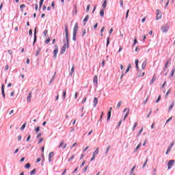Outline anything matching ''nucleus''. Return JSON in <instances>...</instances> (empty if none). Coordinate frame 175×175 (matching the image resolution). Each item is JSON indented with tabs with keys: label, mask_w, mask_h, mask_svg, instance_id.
Here are the masks:
<instances>
[{
	"label": "nucleus",
	"mask_w": 175,
	"mask_h": 175,
	"mask_svg": "<svg viewBox=\"0 0 175 175\" xmlns=\"http://www.w3.org/2000/svg\"><path fill=\"white\" fill-rule=\"evenodd\" d=\"M64 31H65V36H66V40L64 39L63 42H64V45L62 47L61 51H60V54L61 55H62L63 54H64L65 51H66V47L67 49H69V29L68 28V25H65L64 26Z\"/></svg>",
	"instance_id": "obj_1"
},
{
	"label": "nucleus",
	"mask_w": 175,
	"mask_h": 175,
	"mask_svg": "<svg viewBox=\"0 0 175 175\" xmlns=\"http://www.w3.org/2000/svg\"><path fill=\"white\" fill-rule=\"evenodd\" d=\"M77 31H79V23L76 22L73 28V33H72V40L76 42L77 37Z\"/></svg>",
	"instance_id": "obj_2"
},
{
	"label": "nucleus",
	"mask_w": 175,
	"mask_h": 175,
	"mask_svg": "<svg viewBox=\"0 0 175 175\" xmlns=\"http://www.w3.org/2000/svg\"><path fill=\"white\" fill-rule=\"evenodd\" d=\"M169 25L165 24L161 27V31L163 33H166L169 31Z\"/></svg>",
	"instance_id": "obj_3"
},
{
	"label": "nucleus",
	"mask_w": 175,
	"mask_h": 175,
	"mask_svg": "<svg viewBox=\"0 0 175 175\" xmlns=\"http://www.w3.org/2000/svg\"><path fill=\"white\" fill-rule=\"evenodd\" d=\"M36 33H38V31H36V28H35L34 29V38H33V46H35V44H36V42H38V36H36Z\"/></svg>",
	"instance_id": "obj_4"
},
{
	"label": "nucleus",
	"mask_w": 175,
	"mask_h": 175,
	"mask_svg": "<svg viewBox=\"0 0 175 175\" xmlns=\"http://www.w3.org/2000/svg\"><path fill=\"white\" fill-rule=\"evenodd\" d=\"M57 54H58V45L55 44V49L53 50V58H57Z\"/></svg>",
	"instance_id": "obj_5"
},
{
	"label": "nucleus",
	"mask_w": 175,
	"mask_h": 175,
	"mask_svg": "<svg viewBox=\"0 0 175 175\" xmlns=\"http://www.w3.org/2000/svg\"><path fill=\"white\" fill-rule=\"evenodd\" d=\"M174 162H175V161L173 159H171L168 161V163H167L168 170H170V168L173 167V165H174Z\"/></svg>",
	"instance_id": "obj_6"
},
{
	"label": "nucleus",
	"mask_w": 175,
	"mask_h": 175,
	"mask_svg": "<svg viewBox=\"0 0 175 175\" xmlns=\"http://www.w3.org/2000/svg\"><path fill=\"white\" fill-rule=\"evenodd\" d=\"M173 146H174V142H172L170 144V145L168 146L167 151L165 152V154L167 155L169 152L172 151V148H173Z\"/></svg>",
	"instance_id": "obj_7"
},
{
	"label": "nucleus",
	"mask_w": 175,
	"mask_h": 175,
	"mask_svg": "<svg viewBox=\"0 0 175 175\" xmlns=\"http://www.w3.org/2000/svg\"><path fill=\"white\" fill-rule=\"evenodd\" d=\"M1 95L3 98V99H5L6 94H5V84H3V83L1 85Z\"/></svg>",
	"instance_id": "obj_8"
},
{
	"label": "nucleus",
	"mask_w": 175,
	"mask_h": 175,
	"mask_svg": "<svg viewBox=\"0 0 175 175\" xmlns=\"http://www.w3.org/2000/svg\"><path fill=\"white\" fill-rule=\"evenodd\" d=\"M162 18V14L159 13V10H157L156 20H161Z\"/></svg>",
	"instance_id": "obj_9"
},
{
	"label": "nucleus",
	"mask_w": 175,
	"mask_h": 175,
	"mask_svg": "<svg viewBox=\"0 0 175 175\" xmlns=\"http://www.w3.org/2000/svg\"><path fill=\"white\" fill-rule=\"evenodd\" d=\"M31 98H32V92H30L28 94V96L27 97V101L28 103H29V102H31Z\"/></svg>",
	"instance_id": "obj_10"
},
{
	"label": "nucleus",
	"mask_w": 175,
	"mask_h": 175,
	"mask_svg": "<svg viewBox=\"0 0 175 175\" xmlns=\"http://www.w3.org/2000/svg\"><path fill=\"white\" fill-rule=\"evenodd\" d=\"M93 83L94 85H98V76L95 75L93 78Z\"/></svg>",
	"instance_id": "obj_11"
},
{
	"label": "nucleus",
	"mask_w": 175,
	"mask_h": 175,
	"mask_svg": "<svg viewBox=\"0 0 175 175\" xmlns=\"http://www.w3.org/2000/svg\"><path fill=\"white\" fill-rule=\"evenodd\" d=\"M144 75H146V72H142V71H138V73L137 75V77H144Z\"/></svg>",
	"instance_id": "obj_12"
},
{
	"label": "nucleus",
	"mask_w": 175,
	"mask_h": 175,
	"mask_svg": "<svg viewBox=\"0 0 175 175\" xmlns=\"http://www.w3.org/2000/svg\"><path fill=\"white\" fill-rule=\"evenodd\" d=\"M89 18H90V16L86 15L85 17L84 18V19L83 20L84 25H85L87 24V21H88Z\"/></svg>",
	"instance_id": "obj_13"
},
{
	"label": "nucleus",
	"mask_w": 175,
	"mask_h": 175,
	"mask_svg": "<svg viewBox=\"0 0 175 175\" xmlns=\"http://www.w3.org/2000/svg\"><path fill=\"white\" fill-rule=\"evenodd\" d=\"M146 66H147V59H146L142 65V68L143 70H144V69H146Z\"/></svg>",
	"instance_id": "obj_14"
},
{
	"label": "nucleus",
	"mask_w": 175,
	"mask_h": 175,
	"mask_svg": "<svg viewBox=\"0 0 175 175\" xmlns=\"http://www.w3.org/2000/svg\"><path fill=\"white\" fill-rule=\"evenodd\" d=\"M53 155H54V152H51L49 154V163L51 162V158H53Z\"/></svg>",
	"instance_id": "obj_15"
},
{
	"label": "nucleus",
	"mask_w": 175,
	"mask_h": 175,
	"mask_svg": "<svg viewBox=\"0 0 175 175\" xmlns=\"http://www.w3.org/2000/svg\"><path fill=\"white\" fill-rule=\"evenodd\" d=\"M98 105V98L94 97L93 101V106L95 107Z\"/></svg>",
	"instance_id": "obj_16"
},
{
	"label": "nucleus",
	"mask_w": 175,
	"mask_h": 175,
	"mask_svg": "<svg viewBox=\"0 0 175 175\" xmlns=\"http://www.w3.org/2000/svg\"><path fill=\"white\" fill-rule=\"evenodd\" d=\"M135 68L139 72V59H135Z\"/></svg>",
	"instance_id": "obj_17"
},
{
	"label": "nucleus",
	"mask_w": 175,
	"mask_h": 175,
	"mask_svg": "<svg viewBox=\"0 0 175 175\" xmlns=\"http://www.w3.org/2000/svg\"><path fill=\"white\" fill-rule=\"evenodd\" d=\"M57 72H55L53 76L51 77L50 81H49V84H52V83H54V80H55V75Z\"/></svg>",
	"instance_id": "obj_18"
},
{
	"label": "nucleus",
	"mask_w": 175,
	"mask_h": 175,
	"mask_svg": "<svg viewBox=\"0 0 175 175\" xmlns=\"http://www.w3.org/2000/svg\"><path fill=\"white\" fill-rule=\"evenodd\" d=\"M157 80V76L153 75L152 79L150 80V85L154 84V82Z\"/></svg>",
	"instance_id": "obj_19"
},
{
	"label": "nucleus",
	"mask_w": 175,
	"mask_h": 175,
	"mask_svg": "<svg viewBox=\"0 0 175 175\" xmlns=\"http://www.w3.org/2000/svg\"><path fill=\"white\" fill-rule=\"evenodd\" d=\"M110 118H111V111H109L107 113V121H110Z\"/></svg>",
	"instance_id": "obj_20"
},
{
	"label": "nucleus",
	"mask_w": 175,
	"mask_h": 175,
	"mask_svg": "<svg viewBox=\"0 0 175 175\" xmlns=\"http://www.w3.org/2000/svg\"><path fill=\"white\" fill-rule=\"evenodd\" d=\"M129 70H131V68H129L127 67V68L126 69V71L124 72H122L121 77H120V79H122V77H124V75H126V73H128V72H129Z\"/></svg>",
	"instance_id": "obj_21"
},
{
	"label": "nucleus",
	"mask_w": 175,
	"mask_h": 175,
	"mask_svg": "<svg viewBox=\"0 0 175 175\" xmlns=\"http://www.w3.org/2000/svg\"><path fill=\"white\" fill-rule=\"evenodd\" d=\"M106 6H107V0H104L102 4L103 9H106Z\"/></svg>",
	"instance_id": "obj_22"
},
{
	"label": "nucleus",
	"mask_w": 175,
	"mask_h": 175,
	"mask_svg": "<svg viewBox=\"0 0 175 175\" xmlns=\"http://www.w3.org/2000/svg\"><path fill=\"white\" fill-rule=\"evenodd\" d=\"M100 17H104L105 16V9L102 8L100 10Z\"/></svg>",
	"instance_id": "obj_23"
},
{
	"label": "nucleus",
	"mask_w": 175,
	"mask_h": 175,
	"mask_svg": "<svg viewBox=\"0 0 175 175\" xmlns=\"http://www.w3.org/2000/svg\"><path fill=\"white\" fill-rule=\"evenodd\" d=\"M128 116H129V109H128L127 112L124 115V118H123V121H125L126 120V118H128Z\"/></svg>",
	"instance_id": "obj_24"
},
{
	"label": "nucleus",
	"mask_w": 175,
	"mask_h": 175,
	"mask_svg": "<svg viewBox=\"0 0 175 175\" xmlns=\"http://www.w3.org/2000/svg\"><path fill=\"white\" fill-rule=\"evenodd\" d=\"M99 154V148H97L95 151L93 152V156L95 157Z\"/></svg>",
	"instance_id": "obj_25"
},
{
	"label": "nucleus",
	"mask_w": 175,
	"mask_h": 175,
	"mask_svg": "<svg viewBox=\"0 0 175 175\" xmlns=\"http://www.w3.org/2000/svg\"><path fill=\"white\" fill-rule=\"evenodd\" d=\"M140 147H142V143H139L137 147L135 148L134 150V152H137V150H139L140 148Z\"/></svg>",
	"instance_id": "obj_26"
},
{
	"label": "nucleus",
	"mask_w": 175,
	"mask_h": 175,
	"mask_svg": "<svg viewBox=\"0 0 175 175\" xmlns=\"http://www.w3.org/2000/svg\"><path fill=\"white\" fill-rule=\"evenodd\" d=\"M40 51H42V48H38L36 53V57H38L40 54Z\"/></svg>",
	"instance_id": "obj_27"
},
{
	"label": "nucleus",
	"mask_w": 175,
	"mask_h": 175,
	"mask_svg": "<svg viewBox=\"0 0 175 175\" xmlns=\"http://www.w3.org/2000/svg\"><path fill=\"white\" fill-rule=\"evenodd\" d=\"M62 98H63V100H65L66 98V90L63 91Z\"/></svg>",
	"instance_id": "obj_28"
},
{
	"label": "nucleus",
	"mask_w": 175,
	"mask_h": 175,
	"mask_svg": "<svg viewBox=\"0 0 175 175\" xmlns=\"http://www.w3.org/2000/svg\"><path fill=\"white\" fill-rule=\"evenodd\" d=\"M43 2H44V0H40V5H39L40 11V9H42V6H43Z\"/></svg>",
	"instance_id": "obj_29"
},
{
	"label": "nucleus",
	"mask_w": 175,
	"mask_h": 175,
	"mask_svg": "<svg viewBox=\"0 0 175 175\" xmlns=\"http://www.w3.org/2000/svg\"><path fill=\"white\" fill-rule=\"evenodd\" d=\"M167 65H169V62L167 61L165 64V66H164V68H163V71L165 72L166 70L167 69Z\"/></svg>",
	"instance_id": "obj_30"
},
{
	"label": "nucleus",
	"mask_w": 175,
	"mask_h": 175,
	"mask_svg": "<svg viewBox=\"0 0 175 175\" xmlns=\"http://www.w3.org/2000/svg\"><path fill=\"white\" fill-rule=\"evenodd\" d=\"M135 169H136V165H134L131 170V172H130V175H133V172H135Z\"/></svg>",
	"instance_id": "obj_31"
},
{
	"label": "nucleus",
	"mask_w": 175,
	"mask_h": 175,
	"mask_svg": "<svg viewBox=\"0 0 175 175\" xmlns=\"http://www.w3.org/2000/svg\"><path fill=\"white\" fill-rule=\"evenodd\" d=\"M25 126H27V122H25L22 126L21 127V131H24L25 129Z\"/></svg>",
	"instance_id": "obj_32"
},
{
	"label": "nucleus",
	"mask_w": 175,
	"mask_h": 175,
	"mask_svg": "<svg viewBox=\"0 0 175 175\" xmlns=\"http://www.w3.org/2000/svg\"><path fill=\"white\" fill-rule=\"evenodd\" d=\"M110 44V37H107V44L106 47H109V45Z\"/></svg>",
	"instance_id": "obj_33"
},
{
	"label": "nucleus",
	"mask_w": 175,
	"mask_h": 175,
	"mask_svg": "<svg viewBox=\"0 0 175 175\" xmlns=\"http://www.w3.org/2000/svg\"><path fill=\"white\" fill-rule=\"evenodd\" d=\"M173 107H174V102H172L170 107H169V111H170V110H172V109H173Z\"/></svg>",
	"instance_id": "obj_34"
},
{
	"label": "nucleus",
	"mask_w": 175,
	"mask_h": 175,
	"mask_svg": "<svg viewBox=\"0 0 175 175\" xmlns=\"http://www.w3.org/2000/svg\"><path fill=\"white\" fill-rule=\"evenodd\" d=\"M174 72H175V68H173L172 71H171V74H170V77H173V76H174Z\"/></svg>",
	"instance_id": "obj_35"
},
{
	"label": "nucleus",
	"mask_w": 175,
	"mask_h": 175,
	"mask_svg": "<svg viewBox=\"0 0 175 175\" xmlns=\"http://www.w3.org/2000/svg\"><path fill=\"white\" fill-rule=\"evenodd\" d=\"M51 40V39L50 38V37L46 38V40L44 41L45 44H49L50 43Z\"/></svg>",
	"instance_id": "obj_36"
},
{
	"label": "nucleus",
	"mask_w": 175,
	"mask_h": 175,
	"mask_svg": "<svg viewBox=\"0 0 175 175\" xmlns=\"http://www.w3.org/2000/svg\"><path fill=\"white\" fill-rule=\"evenodd\" d=\"M147 162H148V158H146L145 162L144 163V165H142V169H144L146 167V165H147Z\"/></svg>",
	"instance_id": "obj_37"
},
{
	"label": "nucleus",
	"mask_w": 175,
	"mask_h": 175,
	"mask_svg": "<svg viewBox=\"0 0 175 175\" xmlns=\"http://www.w3.org/2000/svg\"><path fill=\"white\" fill-rule=\"evenodd\" d=\"M25 169H29L31 167V163H27L25 165Z\"/></svg>",
	"instance_id": "obj_38"
},
{
	"label": "nucleus",
	"mask_w": 175,
	"mask_h": 175,
	"mask_svg": "<svg viewBox=\"0 0 175 175\" xmlns=\"http://www.w3.org/2000/svg\"><path fill=\"white\" fill-rule=\"evenodd\" d=\"M36 173V169L34 168L30 172V175H33Z\"/></svg>",
	"instance_id": "obj_39"
},
{
	"label": "nucleus",
	"mask_w": 175,
	"mask_h": 175,
	"mask_svg": "<svg viewBox=\"0 0 175 175\" xmlns=\"http://www.w3.org/2000/svg\"><path fill=\"white\" fill-rule=\"evenodd\" d=\"M121 105H122V101H119L117 105L116 109H120V107H121Z\"/></svg>",
	"instance_id": "obj_40"
},
{
	"label": "nucleus",
	"mask_w": 175,
	"mask_h": 175,
	"mask_svg": "<svg viewBox=\"0 0 175 175\" xmlns=\"http://www.w3.org/2000/svg\"><path fill=\"white\" fill-rule=\"evenodd\" d=\"M47 33H49V30L45 29V30L44 31V38H47Z\"/></svg>",
	"instance_id": "obj_41"
},
{
	"label": "nucleus",
	"mask_w": 175,
	"mask_h": 175,
	"mask_svg": "<svg viewBox=\"0 0 175 175\" xmlns=\"http://www.w3.org/2000/svg\"><path fill=\"white\" fill-rule=\"evenodd\" d=\"M142 132H143V127L137 133V137H139V136H140V135H142Z\"/></svg>",
	"instance_id": "obj_42"
},
{
	"label": "nucleus",
	"mask_w": 175,
	"mask_h": 175,
	"mask_svg": "<svg viewBox=\"0 0 175 175\" xmlns=\"http://www.w3.org/2000/svg\"><path fill=\"white\" fill-rule=\"evenodd\" d=\"M109 150H110V145L107 147L105 154H108Z\"/></svg>",
	"instance_id": "obj_43"
},
{
	"label": "nucleus",
	"mask_w": 175,
	"mask_h": 175,
	"mask_svg": "<svg viewBox=\"0 0 175 175\" xmlns=\"http://www.w3.org/2000/svg\"><path fill=\"white\" fill-rule=\"evenodd\" d=\"M36 133H38L40 131V126H37L35 128Z\"/></svg>",
	"instance_id": "obj_44"
},
{
	"label": "nucleus",
	"mask_w": 175,
	"mask_h": 175,
	"mask_svg": "<svg viewBox=\"0 0 175 175\" xmlns=\"http://www.w3.org/2000/svg\"><path fill=\"white\" fill-rule=\"evenodd\" d=\"M161 96L159 95V97L156 100V103H159V100H161Z\"/></svg>",
	"instance_id": "obj_45"
},
{
	"label": "nucleus",
	"mask_w": 175,
	"mask_h": 175,
	"mask_svg": "<svg viewBox=\"0 0 175 175\" xmlns=\"http://www.w3.org/2000/svg\"><path fill=\"white\" fill-rule=\"evenodd\" d=\"M85 33H87V32L85 31V29H84L82 31V38H84V36H85Z\"/></svg>",
	"instance_id": "obj_46"
},
{
	"label": "nucleus",
	"mask_w": 175,
	"mask_h": 175,
	"mask_svg": "<svg viewBox=\"0 0 175 175\" xmlns=\"http://www.w3.org/2000/svg\"><path fill=\"white\" fill-rule=\"evenodd\" d=\"M120 8H124V0H120Z\"/></svg>",
	"instance_id": "obj_47"
},
{
	"label": "nucleus",
	"mask_w": 175,
	"mask_h": 175,
	"mask_svg": "<svg viewBox=\"0 0 175 175\" xmlns=\"http://www.w3.org/2000/svg\"><path fill=\"white\" fill-rule=\"evenodd\" d=\"M172 120H173V117H172V116H171L170 118H168V119L166 120L165 124H167V122H170V121H172Z\"/></svg>",
	"instance_id": "obj_48"
},
{
	"label": "nucleus",
	"mask_w": 175,
	"mask_h": 175,
	"mask_svg": "<svg viewBox=\"0 0 175 175\" xmlns=\"http://www.w3.org/2000/svg\"><path fill=\"white\" fill-rule=\"evenodd\" d=\"M135 44H137V38L134 39V42L133 44V46H135Z\"/></svg>",
	"instance_id": "obj_49"
},
{
	"label": "nucleus",
	"mask_w": 175,
	"mask_h": 175,
	"mask_svg": "<svg viewBox=\"0 0 175 175\" xmlns=\"http://www.w3.org/2000/svg\"><path fill=\"white\" fill-rule=\"evenodd\" d=\"M90 8H91V5L89 4V5H87V8H86V12H90Z\"/></svg>",
	"instance_id": "obj_50"
},
{
	"label": "nucleus",
	"mask_w": 175,
	"mask_h": 175,
	"mask_svg": "<svg viewBox=\"0 0 175 175\" xmlns=\"http://www.w3.org/2000/svg\"><path fill=\"white\" fill-rule=\"evenodd\" d=\"M20 8H21V12H23V9H24V8H25V4H21V5H20Z\"/></svg>",
	"instance_id": "obj_51"
},
{
	"label": "nucleus",
	"mask_w": 175,
	"mask_h": 175,
	"mask_svg": "<svg viewBox=\"0 0 175 175\" xmlns=\"http://www.w3.org/2000/svg\"><path fill=\"white\" fill-rule=\"evenodd\" d=\"M136 126H137V122H135L134 124V126H133L132 131H135V129H136Z\"/></svg>",
	"instance_id": "obj_52"
},
{
	"label": "nucleus",
	"mask_w": 175,
	"mask_h": 175,
	"mask_svg": "<svg viewBox=\"0 0 175 175\" xmlns=\"http://www.w3.org/2000/svg\"><path fill=\"white\" fill-rule=\"evenodd\" d=\"M51 7L53 8V9H55V3L54 1L51 3Z\"/></svg>",
	"instance_id": "obj_53"
},
{
	"label": "nucleus",
	"mask_w": 175,
	"mask_h": 175,
	"mask_svg": "<svg viewBox=\"0 0 175 175\" xmlns=\"http://www.w3.org/2000/svg\"><path fill=\"white\" fill-rule=\"evenodd\" d=\"M105 64H106V61L103 60V62H101V66H102V68H104V67H105Z\"/></svg>",
	"instance_id": "obj_54"
},
{
	"label": "nucleus",
	"mask_w": 175,
	"mask_h": 175,
	"mask_svg": "<svg viewBox=\"0 0 175 175\" xmlns=\"http://www.w3.org/2000/svg\"><path fill=\"white\" fill-rule=\"evenodd\" d=\"M129 16V10H127L126 12V18H128Z\"/></svg>",
	"instance_id": "obj_55"
},
{
	"label": "nucleus",
	"mask_w": 175,
	"mask_h": 175,
	"mask_svg": "<svg viewBox=\"0 0 175 175\" xmlns=\"http://www.w3.org/2000/svg\"><path fill=\"white\" fill-rule=\"evenodd\" d=\"M75 159V155H72L71 157L68 159V162H70V161Z\"/></svg>",
	"instance_id": "obj_56"
},
{
	"label": "nucleus",
	"mask_w": 175,
	"mask_h": 175,
	"mask_svg": "<svg viewBox=\"0 0 175 175\" xmlns=\"http://www.w3.org/2000/svg\"><path fill=\"white\" fill-rule=\"evenodd\" d=\"M78 96H79V92H76L75 94V99H77Z\"/></svg>",
	"instance_id": "obj_57"
},
{
	"label": "nucleus",
	"mask_w": 175,
	"mask_h": 175,
	"mask_svg": "<svg viewBox=\"0 0 175 175\" xmlns=\"http://www.w3.org/2000/svg\"><path fill=\"white\" fill-rule=\"evenodd\" d=\"M31 140V135H29L26 139V142H29Z\"/></svg>",
	"instance_id": "obj_58"
},
{
	"label": "nucleus",
	"mask_w": 175,
	"mask_h": 175,
	"mask_svg": "<svg viewBox=\"0 0 175 175\" xmlns=\"http://www.w3.org/2000/svg\"><path fill=\"white\" fill-rule=\"evenodd\" d=\"M63 145H64V141H62V142H60L59 146H58V148H61V147H62Z\"/></svg>",
	"instance_id": "obj_59"
},
{
	"label": "nucleus",
	"mask_w": 175,
	"mask_h": 175,
	"mask_svg": "<svg viewBox=\"0 0 175 175\" xmlns=\"http://www.w3.org/2000/svg\"><path fill=\"white\" fill-rule=\"evenodd\" d=\"M85 102H87V97H84L83 100H82V103H85Z\"/></svg>",
	"instance_id": "obj_60"
},
{
	"label": "nucleus",
	"mask_w": 175,
	"mask_h": 175,
	"mask_svg": "<svg viewBox=\"0 0 175 175\" xmlns=\"http://www.w3.org/2000/svg\"><path fill=\"white\" fill-rule=\"evenodd\" d=\"M29 35L30 36H32V29H30L29 30Z\"/></svg>",
	"instance_id": "obj_61"
},
{
	"label": "nucleus",
	"mask_w": 175,
	"mask_h": 175,
	"mask_svg": "<svg viewBox=\"0 0 175 175\" xmlns=\"http://www.w3.org/2000/svg\"><path fill=\"white\" fill-rule=\"evenodd\" d=\"M22 136L21 135H18V142H21V139H22Z\"/></svg>",
	"instance_id": "obj_62"
},
{
	"label": "nucleus",
	"mask_w": 175,
	"mask_h": 175,
	"mask_svg": "<svg viewBox=\"0 0 175 175\" xmlns=\"http://www.w3.org/2000/svg\"><path fill=\"white\" fill-rule=\"evenodd\" d=\"M44 139L43 138H40L39 140H38V144H40V143H42L43 142Z\"/></svg>",
	"instance_id": "obj_63"
},
{
	"label": "nucleus",
	"mask_w": 175,
	"mask_h": 175,
	"mask_svg": "<svg viewBox=\"0 0 175 175\" xmlns=\"http://www.w3.org/2000/svg\"><path fill=\"white\" fill-rule=\"evenodd\" d=\"M96 28H98V23H96L94 25V29H96Z\"/></svg>",
	"instance_id": "obj_64"
}]
</instances>
